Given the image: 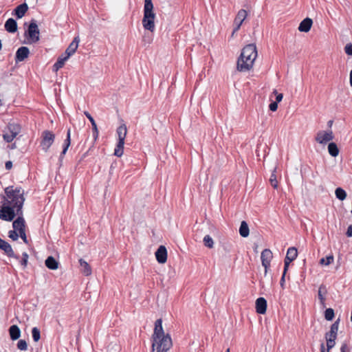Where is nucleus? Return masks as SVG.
<instances>
[{"mask_svg":"<svg viewBox=\"0 0 352 352\" xmlns=\"http://www.w3.org/2000/svg\"><path fill=\"white\" fill-rule=\"evenodd\" d=\"M235 25V28L232 32V36H233L234 33L238 31L241 27V25H238V24H234Z\"/></svg>","mask_w":352,"mask_h":352,"instance_id":"nucleus-53","label":"nucleus"},{"mask_svg":"<svg viewBox=\"0 0 352 352\" xmlns=\"http://www.w3.org/2000/svg\"><path fill=\"white\" fill-rule=\"evenodd\" d=\"M84 114L89 120L90 124H91V125H92L94 135L95 136V138H96L98 135V130L97 125H96L95 120H94L93 117L91 116V114L89 112L85 111Z\"/></svg>","mask_w":352,"mask_h":352,"instance_id":"nucleus-26","label":"nucleus"},{"mask_svg":"<svg viewBox=\"0 0 352 352\" xmlns=\"http://www.w3.org/2000/svg\"><path fill=\"white\" fill-rule=\"evenodd\" d=\"M273 258V254L270 249H265L261 252V258L262 262V265L265 268V275L267 273V270L270 266L271 261Z\"/></svg>","mask_w":352,"mask_h":352,"instance_id":"nucleus-9","label":"nucleus"},{"mask_svg":"<svg viewBox=\"0 0 352 352\" xmlns=\"http://www.w3.org/2000/svg\"><path fill=\"white\" fill-rule=\"evenodd\" d=\"M0 249L4 251V252L9 256V257H14L16 259L19 258L18 256H16L14 251L11 247V245L6 242V241L1 239L0 238Z\"/></svg>","mask_w":352,"mask_h":352,"instance_id":"nucleus-13","label":"nucleus"},{"mask_svg":"<svg viewBox=\"0 0 352 352\" xmlns=\"http://www.w3.org/2000/svg\"><path fill=\"white\" fill-rule=\"evenodd\" d=\"M9 237L12 239L13 241H16L19 238V234H17L16 231L14 230H10L9 232Z\"/></svg>","mask_w":352,"mask_h":352,"instance_id":"nucleus-42","label":"nucleus"},{"mask_svg":"<svg viewBox=\"0 0 352 352\" xmlns=\"http://www.w3.org/2000/svg\"><path fill=\"white\" fill-rule=\"evenodd\" d=\"M334 261V257L333 255H329L327 256L326 258H320L319 263L321 265H325L328 266L330 264H331Z\"/></svg>","mask_w":352,"mask_h":352,"instance_id":"nucleus-33","label":"nucleus"},{"mask_svg":"<svg viewBox=\"0 0 352 352\" xmlns=\"http://www.w3.org/2000/svg\"><path fill=\"white\" fill-rule=\"evenodd\" d=\"M5 194L6 197L4 204L16 208V214H19V212H21L25 201L24 190L20 187L14 189L12 186H8L5 189Z\"/></svg>","mask_w":352,"mask_h":352,"instance_id":"nucleus-3","label":"nucleus"},{"mask_svg":"<svg viewBox=\"0 0 352 352\" xmlns=\"http://www.w3.org/2000/svg\"><path fill=\"white\" fill-rule=\"evenodd\" d=\"M6 30L10 33H14L17 30V23L13 19H9L5 23Z\"/></svg>","mask_w":352,"mask_h":352,"instance_id":"nucleus-17","label":"nucleus"},{"mask_svg":"<svg viewBox=\"0 0 352 352\" xmlns=\"http://www.w3.org/2000/svg\"><path fill=\"white\" fill-rule=\"evenodd\" d=\"M28 254L26 252L23 254V258L21 261V265L25 267L28 264Z\"/></svg>","mask_w":352,"mask_h":352,"instance_id":"nucleus-43","label":"nucleus"},{"mask_svg":"<svg viewBox=\"0 0 352 352\" xmlns=\"http://www.w3.org/2000/svg\"><path fill=\"white\" fill-rule=\"evenodd\" d=\"M335 194H336V197L340 201H344L346 197V191L340 187L337 188L336 189Z\"/></svg>","mask_w":352,"mask_h":352,"instance_id":"nucleus-32","label":"nucleus"},{"mask_svg":"<svg viewBox=\"0 0 352 352\" xmlns=\"http://www.w3.org/2000/svg\"><path fill=\"white\" fill-rule=\"evenodd\" d=\"M2 104H3L2 100L0 99V106H1Z\"/></svg>","mask_w":352,"mask_h":352,"instance_id":"nucleus-61","label":"nucleus"},{"mask_svg":"<svg viewBox=\"0 0 352 352\" xmlns=\"http://www.w3.org/2000/svg\"><path fill=\"white\" fill-rule=\"evenodd\" d=\"M226 352H230V349H228Z\"/></svg>","mask_w":352,"mask_h":352,"instance_id":"nucleus-62","label":"nucleus"},{"mask_svg":"<svg viewBox=\"0 0 352 352\" xmlns=\"http://www.w3.org/2000/svg\"><path fill=\"white\" fill-rule=\"evenodd\" d=\"M124 144L123 141H118V144L114 150V155L117 157H121L123 154L124 149Z\"/></svg>","mask_w":352,"mask_h":352,"instance_id":"nucleus-31","label":"nucleus"},{"mask_svg":"<svg viewBox=\"0 0 352 352\" xmlns=\"http://www.w3.org/2000/svg\"><path fill=\"white\" fill-rule=\"evenodd\" d=\"M45 264L50 270H55L58 268V262L52 256H48L45 261Z\"/></svg>","mask_w":352,"mask_h":352,"instance_id":"nucleus-20","label":"nucleus"},{"mask_svg":"<svg viewBox=\"0 0 352 352\" xmlns=\"http://www.w3.org/2000/svg\"><path fill=\"white\" fill-rule=\"evenodd\" d=\"M25 34L28 36L30 43H36L39 41L40 32L38 27L34 20L31 21Z\"/></svg>","mask_w":352,"mask_h":352,"instance_id":"nucleus-7","label":"nucleus"},{"mask_svg":"<svg viewBox=\"0 0 352 352\" xmlns=\"http://www.w3.org/2000/svg\"><path fill=\"white\" fill-rule=\"evenodd\" d=\"M155 14L153 12V4L151 0H144L143 27L153 32L155 30Z\"/></svg>","mask_w":352,"mask_h":352,"instance_id":"nucleus-4","label":"nucleus"},{"mask_svg":"<svg viewBox=\"0 0 352 352\" xmlns=\"http://www.w3.org/2000/svg\"><path fill=\"white\" fill-rule=\"evenodd\" d=\"M247 16L248 12L245 10H240L234 19V24L241 25L244 20L246 19Z\"/></svg>","mask_w":352,"mask_h":352,"instance_id":"nucleus-21","label":"nucleus"},{"mask_svg":"<svg viewBox=\"0 0 352 352\" xmlns=\"http://www.w3.org/2000/svg\"><path fill=\"white\" fill-rule=\"evenodd\" d=\"M80 39L78 36L75 37L73 41L69 44V47L65 50V54L70 57L74 54L78 49Z\"/></svg>","mask_w":352,"mask_h":352,"instance_id":"nucleus-15","label":"nucleus"},{"mask_svg":"<svg viewBox=\"0 0 352 352\" xmlns=\"http://www.w3.org/2000/svg\"><path fill=\"white\" fill-rule=\"evenodd\" d=\"M5 166H6V168L7 170H10L12 168V163L11 161H8L6 162V164H5Z\"/></svg>","mask_w":352,"mask_h":352,"instance_id":"nucleus-50","label":"nucleus"},{"mask_svg":"<svg viewBox=\"0 0 352 352\" xmlns=\"http://www.w3.org/2000/svg\"><path fill=\"white\" fill-rule=\"evenodd\" d=\"M267 310V301L263 298L260 297L256 300V311L259 314H265Z\"/></svg>","mask_w":352,"mask_h":352,"instance_id":"nucleus-14","label":"nucleus"},{"mask_svg":"<svg viewBox=\"0 0 352 352\" xmlns=\"http://www.w3.org/2000/svg\"><path fill=\"white\" fill-rule=\"evenodd\" d=\"M327 342V351L329 352L330 350L334 347L336 344V340H326Z\"/></svg>","mask_w":352,"mask_h":352,"instance_id":"nucleus-40","label":"nucleus"},{"mask_svg":"<svg viewBox=\"0 0 352 352\" xmlns=\"http://www.w3.org/2000/svg\"><path fill=\"white\" fill-rule=\"evenodd\" d=\"M324 317L327 320H332L334 317V311L331 308H328L324 311Z\"/></svg>","mask_w":352,"mask_h":352,"instance_id":"nucleus-37","label":"nucleus"},{"mask_svg":"<svg viewBox=\"0 0 352 352\" xmlns=\"http://www.w3.org/2000/svg\"><path fill=\"white\" fill-rule=\"evenodd\" d=\"M79 263L81 267V272L85 276H89L91 274V268L90 265L83 259H80Z\"/></svg>","mask_w":352,"mask_h":352,"instance_id":"nucleus-23","label":"nucleus"},{"mask_svg":"<svg viewBox=\"0 0 352 352\" xmlns=\"http://www.w3.org/2000/svg\"><path fill=\"white\" fill-rule=\"evenodd\" d=\"M117 134L118 136V141L124 142L126 135V127L125 125L120 126L117 129Z\"/></svg>","mask_w":352,"mask_h":352,"instance_id":"nucleus-28","label":"nucleus"},{"mask_svg":"<svg viewBox=\"0 0 352 352\" xmlns=\"http://www.w3.org/2000/svg\"><path fill=\"white\" fill-rule=\"evenodd\" d=\"M285 275L286 274H283L280 281V285L282 288H284V285H285Z\"/></svg>","mask_w":352,"mask_h":352,"instance_id":"nucleus-48","label":"nucleus"},{"mask_svg":"<svg viewBox=\"0 0 352 352\" xmlns=\"http://www.w3.org/2000/svg\"><path fill=\"white\" fill-rule=\"evenodd\" d=\"M273 94H274V95H276V96H277V94H279L278 93L277 90H276V89H274V90L273 91Z\"/></svg>","mask_w":352,"mask_h":352,"instance_id":"nucleus-59","label":"nucleus"},{"mask_svg":"<svg viewBox=\"0 0 352 352\" xmlns=\"http://www.w3.org/2000/svg\"><path fill=\"white\" fill-rule=\"evenodd\" d=\"M333 138L334 135L331 130H320L316 133L314 140L318 144L324 146Z\"/></svg>","mask_w":352,"mask_h":352,"instance_id":"nucleus-5","label":"nucleus"},{"mask_svg":"<svg viewBox=\"0 0 352 352\" xmlns=\"http://www.w3.org/2000/svg\"><path fill=\"white\" fill-rule=\"evenodd\" d=\"M350 85L352 87V70L350 72Z\"/></svg>","mask_w":352,"mask_h":352,"instance_id":"nucleus-57","label":"nucleus"},{"mask_svg":"<svg viewBox=\"0 0 352 352\" xmlns=\"http://www.w3.org/2000/svg\"><path fill=\"white\" fill-rule=\"evenodd\" d=\"M204 243L205 246L208 247V248H212L214 246L213 239L209 235H206L204 236Z\"/></svg>","mask_w":352,"mask_h":352,"instance_id":"nucleus-36","label":"nucleus"},{"mask_svg":"<svg viewBox=\"0 0 352 352\" xmlns=\"http://www.w3.org/2000/svg\"><path fill=\"white\" fill-rule=\"evenodd\" d=\"M332 123H333L332 121H329V122H328L329 126H331Z\"/></svg>","mask_w":352,"mask_h":352,"instance_id":"nucleus-60","label":"nucleus"},{"mask_svg":"<svg viewBox=\"0 0 352 352\" xmlns=\"http://www.w3.org/2000/svg\"><path fill=\"white\" fill-rule=\"evenodd\" d=\"M322 289H323V287L322 286L320 287L319 290H318V296H319V298H320L321 302L323 303L325 299L322 294ZM324 289H325L324 288ZM324 293H326V290H324Z\"/></svg>","mask_w":352,"mask_h":352,"instance_id":"nucleus-45","label":"nucleus"},{"mask_svg":"<svg viewBox=\"0 0 352 352\" xmlns=\"http://www.w3.org/2000/svg\"><path fill=\"white\" fill-rule=\"evenodd\" d=\"M70 136H71V131H70V129H68L67 133V138L65 141V147L62 151V155H65L66 153V152L71 144Z\"/></svg>","mask_w":352,"mask_h":352,"instance_id":"nucleus-35","label":"nucleus"},{"mask_svg":"<svg viewBox=\"0 0 352 352\" xmlns=\"http://www.w3.org/2000/svg\"><path fill=\"white\" fill-rule=\"evenodd\" d=\"M3 140L7 142H11L15 138L13 135H10V133H5L3 135Z\"/></svg>","mask_w":352,"mask_h":352,"instance_id":"nucleus-41","label":"nucleus"},{"mask_svg":"<svg viewBox=\"0 0 352 352\" xmlns=\"http://www.w3.org/2000/svg\"><path fill=\"white\" fill-rule=\"evenodd\" d=\"M270 109L272 111H276L278 109V103L277 102H272L269 106Z\"/></svg>","mask_w":352,"mask_h":352,"instance_id":"nucleus-46","label":"nucleus"},{"mask_svg":"<svg viewBox=\"0 0 352 352\" xmlns=\"http://www.w3.org/2000/svg\"><path fill=\"white\" fill-rule=\"evenodd\" d=\"M298 256V251L297 249L294 247L289 248L287 250V255L285 257H287V260L290 261H294Z\"/></svg>","mask_w":352,"mask_h":352,"instance_id":"nucleus-29","label":"nucleus"},{"mask_svg":"<svg viewBox=\"0 0 352 352\" xmlns=\"http://www.w3.org/2000/svg\"><path fill=\"white\" fill-rule=\"evenodd\" d=\"M289 265H288L287 263H285V265H284V270H283V274H286V273H287V272L288 270V268H289Z\"/></svg>","mask_w":352,"mask_h":352,"instance_id":"nucleus-54","label":"nucleus"},{"mask_svg":"<svg viewBox=\"0 0 352 352\" xmlns=\"http://www.w3.org/2000/svg\"><path fill=\"white\" fill-rule=\"evenodd\" d=\"M9 333L11 339L13 340H17L21 336V331L16 325H12L10 327Z\"/></svg>","mask_w":352,"mask_h":352,"instance_id":"nucleus-24","label":"nucleus"},{"mask_svg":"<svg viewBox=\"0 0 352 352\" xmlns=\"http://www.w3.org/2000/svg\"><path fill=\"white\" fill-rule=\"evenodd\" d=\"M283 95L282 94H277L275 102H277V103L280 102L283 100Z\"/></svg>","mask_w":352,"mask_h":352,"instance_id":"nucleus-51","label":"nucleus"},{"mask_svg":"<svg viewBox=\"0 0 352 352\" xmlns=\"http://www.w3.org/2000/svg\"><path fill=\"white\" fill-rule=\"evenodd\" d=\"M312 24V20L310 18H306L300 22L298 29L301 32H308L310 30Z\"/></svg>","mask_w":352,"mask_h":352,"instance_id":"nucleus-16","label":"nucleus"},{"mask_svg":"<svg viewBox=\"0 0 352 352\" xmlns=\"http://www.w3.org/2000/svg\"><path fill=\"white\" fill-rule=\"evenodd\" d=\"M328 151L333 157H336L339 154V149L334 142H330L328 145Z\"/></svg>","mask_w":352,"mask_h":352,"instance_id":"nucleus-30","label":"nucleus"},{"mask_svg":"<svg viewBox=\"0 0 352 352\" xmlns=\"http://www.w3.org/2000/svg\"><path fill=\"white\" fill-rule=\"evenodd\" d=\"M346 235L348 237H352V225H351L348 227V229L346 231Z\"/></svg>","mask_w":352,"mask_h":352,"instance_id":"nucleus-49","label":"nucleus"},{"mask_svg":"<svg viewBox=\"0 0 352 352\" xmlns=\"http://www.w3.org/2000/svg\"><path fill=\"white\" fill-rule=\"evenodd\" d=\"M344 51L346 54L352 56V44H347L344 47Z\"/></svg>","mask_w":352,"mask_h":352,"instance_id":"nucleus-44","label":"nucleus"},{"mask_svg":"<svg viewBox=\"0 0 352 352\" xmlns=\"http://www.w3.org/2000/svg\"><path fill=\"white\" fill-rule=\"evenodd\" d=\"M340 320H336L331 326L330 331L325 333L326 340H336Z\"/></svg>","mask_w":352,"mask_h":352,"instance_id":"nucleus-11","label":"nucleus"},{"mask_svg":"<svg viewBox=\"0 0 352 352\" xmlns=\"http://www.w3.org/2000/svg\"><path fill=\"white\" fill-rule=\"evenodd\" d=\"M10 149H15L16 148V145L15 143L12 144V145L8 146Z\"/></svg>","mask_w":352,"mask_h":352,"instance_id":"nucleus-55","label":"nucleus"},{"mask_svg":"<svg viewBox=\"0 0 352 352\" xmlns=\"http://www.w3.org/2000/svg\"><path fill=\"white\" fill-rule=\"evenodd\" d=\"M32 338L34 342H38L41 338L40 330L37 327H34L32 330Z\"/></svg>","mask_w":352,"mask_h":352,"instance_id":"nucleus-38","label":"nucleus"},{"mask_svg":"<svg viewBox=\"0 0 352 352\" xmlns=\"http://www.w3.org/2000/svg\"><path fill=\"white\" fill-rule=\"evenodd\" d=\"M276 167L274 168L271 176H270V184L274 188H277L278 186V181H277V179H276Z\"/></svg>","mask_w":352,"mask_h":352,"instance_id":"nucleus-34","label":"nucleus"},{"mask_svg":"<svg viewBox=\"0 0 352 352\" xmlns=\"http://www.w3.org/2000/svg\"><path fill=\"white\" fill-rule=\"evenodd\" d=\"M152 339L153 352H166L172 346L171 338L168 333H165L162 327V320L160 318L155 322Z\"/></svg>","mask_w":352,"mask_h":352,"instance_id":"nucleus-1","label":"nucleus"},{"mask_svg":"<svg viewBox=\"0 0 352 352\" xmlns=\"http://www.w3.org/2000/svg\"><path fill=\"white\" fill-rule=\"evenodd\" d=\"M258 53L255 44H248L241 50L238 58L236 69L239 72H246L252 69L254 62L257 58Z\"/></svg>","mask_w":352,"mask_h":352,"instance_id":"nucleus-2","label":"nucleus"},{"mask_svg":"<svg viewBox=\"0 0 352 352\" xmlns=\"http://www.w3.org/2000/svg\"><path fill=\"white\" fill-rule=\"evenodd\" d=\"M155 257L159 263L164 264L167 261V250L165 246L160 245L155 252Z\"/></svg>","mask_w":352,"mask_h":352,"instance_id":"nucleus-10","label":"nucleus"},{"mask_svg":"<svg viewBox=\"0 0 352 352\" xmlns=\"http://www.w3.org/2000/svg\"><path fill=\"white\" fill-rule=\"evenodd\" d=\"M15 209L13 206L3 204L0 210V219L8 221H12L16 215Z\"/></svg>","mask_w":352,"mask_h":352,"instance_id":"nucleus-8","label":"nucleus"},{"mask_svg":"<svg viewBox=\"0 0 352 352\" xmlns=\"http://www.w3.org/2000/svg\"><path fill=\"white\" fill-rule=\"evenodd\" d=\"M320 350L321 352H325L324 345L323 343L320 344Z\"/></svg>","mask_w":352,"mask_h":352,"instance_id":"nucleus-56","label":"nucleus"},{"mask_svg":"<svg viewBox=\"0 0 352 352\" xmlns=\"http://www.w3.org/2000/svg\"><path fill=\"white\" fill-rule=\"evenodd\" d=\"M239 234L242 237H247L250 234L249 227L248 226V223L245 221H243L241 223V226L239 228Z\"/></svg>","mask_w":352,"mask_h":352,"instance_id":"nucleus-27","label":"nucleus"},{"mask_svg":"<svg viewBox=\"0 0 352 352\" xmlns=\"http://www.w3.org/2000/svg\"><path fill=\"white\" fill-rule=\"evenodd\" d=\"M19 234H20L21 238L23 239V241L25 243H28V239H27V236H26V234H25V230H23V231H21V232H19Z\"/></svg>","mask_w":352,"mask_h":352,"instance_id":"nucleus-47","label":"nucleus"},{"mask_svg":"<svg viewBox=\"0 0 352 352\" xmlns=\"http://www.w3.org/2000/svg\"><path fill=\"white\" fill-rule=\"evenodd\" d=\"M292 261L287 260V257H285V263H287V264L289 265Z\"/></svg>","mask_w":352,"mask_h":352,"instance_id":"nucleus-58","label":"nucleus"},{"mask_svg":"<svg viewBox=\"0 0 352 352\" xmlns=\"http://www.w3.org/2000/svg\"><path fill=\"white\" fill-rule=\"evenodd\" d=\"M29 54L30 50L28 47H21L17 50L16 52L15 61L16 63L23 61L25 58L28 57Z\"/></svg>","mask_w":352,"mask_h":352,"instance_id":"nucleus-12","label":"nucleus"},{"mask_svg":"<svg viewBox=\"0 0 352 352\" xmlns=\"http://www.w3.org/2000/svg\"><path fill=\"white\" fill-rule=\"evenodd\" d=\"M341 352H348V348L346 344H343L340 349Z\"/></svg>","mask_w":352,"mask_h":352,"instance_id":"nucleus-52","label":"nucleus"},{"mask_svg":"<svg viewBox=\"0 0 352 352\" xmlns=\"http://www.w3.org/2000/svg\"><path fill=\"white\" fill-rule=\"evenodd\" d=\"M17 348L21 351H25L28 349V344L25 340H20L17 343Z\"/></svg>","mask_w":352,"mask_h":352,"instance_id":"nucleus-39","label":"nucleus"},{"mask_svg":"<svg viewBox=\"0 0 352 352\" xmlns=\"http://www.w3.org/2000/svg\"><path fill=\"white\" fill-rule=\"evenodd\" d=\"M8 130L10 135L16 138V135L20 133L21 127L18 124L10 123L8 125Z\"/></svg>","mask_w":352,"mask_h":352,"instance_id":"nucleus-25","label":"nucleus"},{"mask_svg":"<svg viewBox=\"0 0 352 352\" xmlns=\"http://www.w3.org/2000/svg\"><path fill=\"white\" fill-rule=\"evenodd\" d=\"M14 229L19 232L25 230V220L23 217H19L12 223Z\"/></svg>","mask_w":352,"mask_h":352,"instance_id":"nucleus-19","label":"nucleus"},{"mask_svg":"<svg viewBox=\"0 0 352 352\" xmlns=\"http://www.w3.org/2000/svg\"><path fill=\"white\" fill-rule=\"evenodd\" d=\"M55 135L50 131L45 130L42 133L41 146L42 149L47 152L53 144Z\"/></svg>","mask_w":352,"mask_h":352,"instance_id":"nucleus-6","label":"nucleus"},{"mask_svg":"<svg viewBox=\"0 0 352 352\" xmlns=\"http://www.w3.org/2000/svg\"><path fill=\"white\" fill-rule=\"evenodd\" d=\"M28 10V5L26 3H22L15 8V14L17 16V18L21 19L25 15Z\"/></svg>","mask_w":352,"mask_h":352,"instance_id":"nucleus-22","label":"nucleus"},{"mask_svg":"<svg viewBox=\"0 0 352 352\" xmlns=\"http://www.w3.org/2000/svg\"><path fill=\"white\" fill-rule=\"evenodd\" d=\"M69 57L66 55L65 54L61 55L57 60L56 63L53 66V69L54 72H57L58 70H59L60 68H62L65 63L66 60H67V59L69 58Z\"/></svg>","mask_w":352,"mask_h":352,"instance_id":"nucleus-18","label":"nucleus"}]
</instances>
